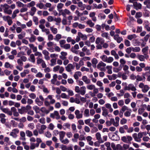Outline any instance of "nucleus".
<instances>
[{
    "instance_id": "f257e3e1",
    "label": "nucleus",
    "mask_w": 150,
    "mask_h": 150,
    "mask_svg": "<svg viewBox=\"0 0 150 150\" xmlns=\"http://www.w3.org/2000/svg\"><path fill=\"white\" fill-rule=\"evenodd\" d=\"M37 143H35L33 142H30V148L31 150L34 149L36 147H38L39 146L40 144L42 142V141L40 138H37L36 139Z\"/></svg>"
},
{
    "instance_id": "f03ea898",
    "label": "nucleus",
    "mask_w": 150,
    "mask_h": 150,
    "mask_svg": "<svg viewBox=\"0 0 150 150\" xmlns=\"http://www.w3.org/2000/svg\"><path fill=\"white\" fill-rule=\"evenodd\" d=\"M75 90L76 93H79L82 95H84L86 92V88L85 86H83L80 88L77 86L75 87Z\"/></svg>"
},
{
    "instance_id": "7ed1b4c3",
    "label": "nucleus",
    "mask_w": 150,
    "mask_h": 150,
    "mask_svg": "<svg viewBox=\"0 0 150 150\" xmlns=\"http://www.w3.org/2000/svg\"><path fill=\"white\" fill-rule=\"evenodd\" d=\"M59 15H62L64 18H66V15H71L72 13L70 11L67 9L64 10H59Z\"/></svg>"
},
{
    "instance_id": "20e7f679",
    "label": "nucleus",
    "mask_w": 150,
    "mask_h": 150,
    "mask_svg": "<svg viewBox=\"0 0 150 150\" xmlns=\"http://www.w3.org/2000/svg\"><path fill=\"white\" fill-rule=\"evenodd\" d=\"M1 6L3 7L4 13L8 15H10L12 13V11L10 9V6L7 4H5Z\"/></svg>"
},
{
    "instance_id": "39448f33",
    "label": "nucleus",
    "mask_w": 150,
    "mask_h": 150,
    "mask_svg": "<svg viewBox=\"0 0 150 150\" xmlns=\"http://www.w3.org/2000/svg\"><path fill=\"white\" fill-rule=\"evenodd\" d=\"M132 137L135 141L138 142H140L141 141V138L143 137L142 133L140 132L137 134L136 133H134L132 134Z\"/></svg>"
},
{
    "instance_id": "423d86ee",
    "label": "nucleus",
    "mask_w": 150,
    "mask_h": 150,
    "mask_svg": "<svg viewBox=\"0 0 150 150\" xmlns=\"http://www.w3.org/2000/svg\"><path fill=\"white\" fill-rule=\"evenodd\" d=\"M139 87L142 89V91L144 93L147 92L149 89V87L148 85H144L142 83H139Z\"/></svg>"
},
{
    "instance_id": "0eeeda50",
    "label": "nucleus",
    "mask_w": 150,
    "mask_h": 150,
    "mask_svg": "<svg viewBox=\"0 0 150 150\" xmlns=\"http://www.w3.org/2000/svg\"><path fill=\"white\" fill-rule=\"evenodd\" d=\"M121 140L124 142L129 144L130 143L131 141L132 140V138L130 136L126 135L122 137H121Z\"/></svg>"
},
{
    "instance_id": "6e6552de",
    "label": "nucleus",
    "mask_w": 150,
    "mask_h": 150,
    "mask_svg": "<svg viewBox=\"0 0 150 150\" xmlns=\"http://www.w3.org/2000/svg\"><path fill=\"white\" fill-rule=\"evenodd\" d=\"M124 89L125 90L131 91H136L137 89L134 85L132 83H130L127 86L125 87Z\"/></svg>"
},
{
    "instance_id": "1a4fd4ad",
    "label": "nucleus",
    "mask_w": 150,
    "mask_h": 150,
    "mask_svg": "<svg viewBox=\"0 0 150 150\" xmlns=\"http://www.w3.org/2000/svg\"><path fill=\"white\" fill-rule=\"evenodd\" d=\"M106 64L102 61L100 62L97 65V68L101 71H105L106 70L105 67Z\"/></svg>"
},
{
    "instance_id": "9d476101",
    "label": "nucleus",
    "mask_w": 150,
    "mask_h": 150,
    "mask_svg": "<svg viewBox=\"0 0 150 150\" xmlns=\"http://www.w3.org/2000/svg\"><path fill=\"white\" fill-rule=\"evenodd\" d=\"M0 110L2 111V112L8 115L11 116L12 115V113L10 109L8 108H4V106H1L0 107Z\"/></svg>"
},
{
    "instance_id": "9b49d317",
    "label": "nucleus",
    "mask_w": 150,
    "mask_h": 150,
    "mask_svg": "<svg viewBox=\"0 0 150 150\" xmlns=\"http://www.w3.org/2000/svg\"><path fill=\"white\" fill-rule=\"evenodd\" d=\"M4 21H7L9 25H11L13 23L12 18L9 16H4L3 17Z\"/></svg>"
},
{
    "instance_id": "f8f14e48",
    "label": "nucleus",
    "mask_w": 150,
    "mask_h": 150,
    "mask_svg": "<svg viewBox=\"0 0 150 150\" xmlns=\"http://www.w3.org/2000/svg\"><path fill=\"white\" fill-rule=\"evenodd\" d=\"M83 111H81V113L78 110H76L75 112V114L76 115V117L77 119H80L83 117Z\"/></svg>"
},
{
    "instance_id": "ddd939ff",
    "label": "nucleus",
    "mask_w": 150,
    "mask_h": 150,
    "mask_svg": "<svg viewBox=\"0 0 150 150\" xmlns=\"http://www.w3.org/2000/svg\"><path fill=\"white\" fill-rule=\"evenodd\" d=\"M74 68L75 67L74 65L71 64H69L66 67L65 69L67 71L70 72L72 70H74Z\"/></svg>"
},
{
    "instance_id": "4468645a",
    "label": "nucleus",
    "mask_w": 150,
    "mask_h": 150,
    "mask_svg": "<svg viewBox=\"0 0 150 150\" xmlns=\"http://www.w3.org/2000/svg\"><path fill=\"white\" fill-rule=\"evenodd\" d=\"M104 42L105 40L104 39L100 37H98L96 39L95 43L97 45H99L100 44L102 45L104 43Z\"/></svg>"
},
{
    "instance_id": "2eb2a0df",
    "label": "nucleus",
    "mask_w": 150,
    "mask_h": 150,
    "mask_svg": "<svg viewBox=\"0 0 150 150\" xmlns=\"http://www.w3.org/2000/svg\"><path fill=\"white\" fill-rule=\"evenodd\" d=\"M127 129H128V126L127 125H125L119 128V132L121 134H124L125 133V130H126Z\"/></svg>"
},
{
    "instance_id": "dca6fc26",
    "label": "nucleus",
    "mask_w": 150,
    "mask_h": 150,
    "mask_svg": "<svg viewBox=\"0 0 150 150\" xmlns=\"http://www.w3.org/2000/svg\"><path fill=\"white\" fill-rule=\"evenodd\" d=\"M137 58L138 59L141 61H144L145 60V59H147L149 57V55H138Z\"/></svg>"
},
{
    "instance_id": "f3484780",
    "label": "nucleus",
    "mask_w": 150,
    "mask_h": 150,
    "mask_svg": "<svg viewBox=\"0 0 150 150\" xmlns=\"http://www.w3.org/2000/svg\"><path fill=\"white\" fill-rule=\"evenodd\" d=\"M96 137L97 140L100 143H103V141L101 137V135L100 134L99 132H97L96 134Z\"/></svg>"
},
{
    "instance_id": "a211bd4d",
    "label": "nucleus",
    "mask_w": 150,
    "mask_h": 150,
    "mask_svg": "<svg viewBox=\"0 0 150 150\" xmlns=\"http://www.w3.org/2000/svg\"><path fill=\"white\" fill-rule=\"evenodd\" d=\"M133 6L134 7V8L136 10L140 9L142 8V5L140 3H138L137 2H134V3Z\"/></svg>"
},
{
    "instance_id": "6ab92c4d",
    "label": "nucleus",
    "mask_w": 150,
    "mask_h": 150,
    "mask_svg": "<svg viewBox=\"0 0 150 150\" xmlns=\"http://www.w3.org/2000/svg\"><path fill=\"white\" fill-rule=\"evenodd\" d=\"M114 39L115 40H116L118 43H120L123 40L122 38L119 37L118 34L115 35L114 36Z\"/></svg>"
},
{
    "instance_id": "aec40b11",
    "label": "nucleus",
    "mask_w": 150,
    "mask_h": 150,
    "mask_svg": "<svg viewBox=\"0 0 150 150\" xmlns=\"http://www.w3.org/2000/svg\"><path fill=\"white\" fill-rule=\"evenodd\" d=\"M20 137L19 139L22 141H25L26 140L25 134L24 132L23 131H21L20 132Z\"/></svg>"
},
{
    "instance_id": "412c9836",
    "label": "nucleus",
    "mask_w": 150,
    "mask_h": 150,
    "mask_svg": "<svg viewBox=\"0 0 150 150\" xmlns=\"http://www.w3.org/2000/svg\"><path fill=\"white\" fill-rule=\"evenodd\" d=\"M78 6L80 8L81 10L83 11L84 10L86 6L85 4H83L81 1H79L77 3Z\"/></svg>"
},
{
    "instance_id": "4be33fe9",
    "label": "nucleus",
    "mask_w": 150,
    "mask_h": 150,
    "mask_svg": "<svg viewBox=\"0 0 150 150\" xmlns=\"http://www.w3.org/2000/svg\"><path fill=\"white\" fill-rule=\"evenodd\" d=\"M102 109L103 110L102 115L105 117H106L108 113V109L104 107H102Z\"/></svg>"
},
{
    "instance_id": "5701e85b",
    "label": "nucleus",
    "mask_w": 150,
    "mask_h": 150,
    "mask_svg": "<svg viewBox=\"0 0 150 150\" xmlns=\"http://www.w3.org/2000/svg\"><path fill=\"white\" fill-rule=\"evenodd\" d=\"M53 95H49L47 96V98H48L50 100V104H53L55 102V100L53 99Z\"/></svg>"
},
{
    "instance_id": "b1692460",
    "label": "nucleus",
    "mask_w": 150,
    "mask_h": 150,
    "mask_svg": "<svg viewBox=\"0 0 150 150\" xmlns=\"http://www.w3.org/2000/svg\"><path fill=\"white\" fill-rule=\"evenodd\" d=\"M82 79L86 84H89L91 83L90 80L88 79L87 77L85 76H83L82 77Z\"/></svg>"
},
{
    "instance_id": "393cba45",
    "label": "nucleus",
    "mask_w": 150,
    "mask_h": 150,
    "mask_svg": "<svg viewBox=\"0 0 150 150\" xmlns=\"http://www.w3.org/2000/svg\"><path fill=\"white\" fill-rule=\"evenodd\" d=\"M18 112L21 114H23L27 111L26 108L25 107H22L21 109H18Z\"/></svg>"
},
{
    "instance_id": "a878e982",
    "label": "nucleus",
    "mask_w": 150,
    "mask_h": 150,
    "mask_svg": "<svg viewBox=\"0 0 150 150\" xmlns=\"http://www.w3.org/2000/svg\"><path fill=\"white\" fill-rule=\"evenodd\" d=\"M120 67L119 68V69L118 70V71H120L122 67L124 65L126 62V61L123 59H121L120 60Z\"/></svg>"
},
{
    "instance_id": "bb28decb",
    "label": "nucleus",
    "mask_w": 150,
    "mask_h": 150,
    "mask_svg": "<svg viewBox=\"0 0 150 150\" xmlns=\"http://www.w3.org/2000/svg\"><path fill=\"white\" fill-rule=\"evenodd\" d=\"M66 134V132L63 131H61L59 132V139L60 140L64 139Z\"/></svg>"
},
{
    "instance_id": "cd10ccee",
    "label": "nucleus",
    "mask_w": 150,
    "mask_h": 150,
    "mask_svg": "<svg viewBox=\"0 0 150 150\" xmlns=\"http://www.w3.org/2000/svg\"><path fill=\"white\" fill-rule=\"evenodd\" d=\"M148 49L149 47L148 46H146L142 49V52L144 55H147Z\"/></svg>"
},
{
    "instance_id": "c85d7f7f",
    "label": "nucleus",
    "mask_w": 150,
    "mask_h": 150,
    "mask_svg": "<svg viewBox=\"0 0 150 150\" xmlns=\"http://www.w3.org/2000/svg\"><path fill=\"white\" fill-rule=\"evenodd\" d=\"M35 102L39 106H41L43 104V102L41 101H40L39 98L37 97L35 100Z\"/></svg>"
},
{
    "instance_id": "c756f323",
    "label": "nucleus",
    "mask_w": 150,
    "mask_h": 150,
    "mask_svg": "<svg viewBox=\"0 0 150 150\" xmlns=\"http://www.w3.org/2000/svg\"><path fill=\"white\" fill-rule=\"evenodd\" d=\"M101 36L103 38H105L109 40L110 39V37L108 33L104 32L102 33L101 34Z\"/></svg>"
},
{
    "instance_id": "7c9ffc66",
    "label": "nucleus",
    "mask_w": 150,
    "mask_h": 150,
    "mask_svg": "<svg viewBox=\"0 0 150 150\" xmlns=\"http://www.w3.org/2000/svg\"><path fill=\"white\" fill-rule=\"evenodd\" d=\"M47 128V126L45 125H42L41 126L40 129L39 131V133L41 134L43 132V131Z\"/></svg>"
},
{
    "instance_id": "2f4dec72",
    "label": "nucleus",
    "mask_w": 150,
    "mask_h": 150,
    "mask_svg": "<svg viewBox=\"0 0 150 150\" xmlns=\"http://www.w3.org/2000/svg\"><path fill=\"white\" fill-rule=\"evenodd\" d=\"M19 10L18 9H16L13 12L12 14L11 18L12 19H14L17 16V14L19 13Z\"/></svg>"
},
{
    "instance_id": "473e14b6",
    "label": "nucleus",
    "mask_w": 150,
    "mask_h": 150,
    "mask_svg": "<svg viewBox=\"0 0 150 150\" xmlns=\"http://www.w3.org/2000/svg\"><path fill=\"white\" fill-rule=\"evenodd\" d=\"M78 35L83 40H86L87 39V36L86 35H83L80 32H78Z\"/></svg>"
},
{
    "instance_id": "72a5a7b5",
    "label": "nucleus",
    "mask_w": 150,
    "mask_h": 150,
    "mask_svg": "<svg viewBox=\"0 0 150 150\" xmlns=\"http://www.w3.org/2000/svg\"><path fill=\"white\" fill-rule=\"evenodd\" d=\"M70 125L68 123H64L63 126V129L64 130H66V128L70 129Z\"/></svg>"
},
{
    "instance_id": "f704fd0d",
    "label": "nucleus",
    "mask_w": 150,
    "mask_h": 150,
    "mask_svg": "<svg viewBox=\"0 0 150 150\" xmlns=\"http://www.w3.org/2000/svg\"><path fill=\"white\" fill-rule=\"evenodd\" d=\"M84 116L85 117H89L90 116L89 110L88 109H86L84 111Z\"/></svg>"
},
{
    "instance_id": "c9c22d12",
    "label": "nucleus",
    "mask_w": 150,
    "mask_h": 150,
    "mask_svg": "<svg viewBox=\"0 0 150 150\" xmlns=\"http://www.w3.org/2000/svg\"><path fill=\"white\" fill-rule=\"evenodd\" d=\"M119 139V138L117 134L115 135L112 134L111 137V139L113 141H117Z\"/></svg>"
},
{
    "instance_id": "e433bc0d",
    "label": "nucleus",
    "mask_w": 150,
    "mask_h": 150,
    "mask_svg": "<svg viewBox=\"0 0 150 150\" xmlns=\"http://www.w3.org/2000/svg\"><path fill=\"white\" fill-rule=\"evenodd\" d=\"M40 110L42 112L45 113L47 114H48L50 112L49 110L47 109L46 108L44 107L41 108L40 109Z\"/></svg>"
},
{
    "instance_id": "4c0bfd02",
    "label": "nucleus",
    "mask_w": 150,
    "mask_h": 150,
    "mask_svg": "<svg viewBox=\"0 0 150 150\" xmlns=\"http://www.w3.org/2000/svg\"><path fill=\"white\" fill-rule=\"evenodd\" d=\"M136 35L135 34H133L128 35L127 38L128 40H131L133 39L136 38Z\"/></svg>"
},
{
    "instance_id": "58836bf2",
    "label": "nucleus",
    "mask_w": 150,
    "mask_h": 150,
    "mask_svg": "<svg viewBox=\"0 0 150 150\" xmlns=\"http://www.w3.org/2000/svg\"><path fill=\"white\" fill-rule=\"evenodd\" d=\"M62 38V35L59 34H56L54 39L56 41L58 42L59 40Z\"/></svg>"
},
{
    "instance_id": "ea45409f",
    "label": "nucleus",
    "mask_w": 150,
    "mask_h": 150,
    "mask_svg": "<svg viewBox=\"0 0 150 150\" xmlns=\"http://www.w3.org/2000/svg\"><path fill=\"white\" fill-rule=\"evenodd\" d=\"M29 40L30 42H34L36 40V37L31 34V37L29 38Z\"/></svg>"
},
{
    "instance_id": "a19ab883",
    "label": "nucleus",
    "mask_w": 150,
    "mask_h": 150,
    "mask_svg": "<svg viewBox=\"0 0 150 150\" xmlns=\"http://www.w3.org/2000/svg\"><path fill=\"white\" fill-rule=\"evenodd\" d=\"M51 63L50 65L51 66H53L56 64V59H52L50 60Z\"/></svg>"
},
{
    "instance_id": "79ce46f5",
    "label": "nucleus",
    "mask_w": 150,
    "mask_h": 150,
    "mask_svg": "<svg viewBox=\"0 0 150 150\" xmlns=\"http://www.w3.org/2000/svg\"><path fill=\"white\" fill-rule=\"evenodd\" d=\"M27 103L28 105L26 106L27 108H31V107L29 105L32 104L33 103V101L32 99L28 98L27 99Z\"/></svg>"
},
{
    "instance_id": "37998d69",
    "label": "nucleus",
    "mask_w": 150,
    "mask_h": 150,
    "mask_svg": "<svg viewBox=\"0 0 150 150\" xmlns=\"http://www.w3.org/2000/svg\"><path fill=\"white\" fill-rule=\"evenodd\" d=\"M105 106L107 108L109 109L110 112H112L113 111V109L111 107V105L109 103H107L105 104Z\"/></svg>"
},
{
    "instance_id": "c03bdc74",
    "label": "nucleus",
    "mask_w": 150,
    "mask_h": 150,
    "mask_svg": "<svg viewBox=\"0 0 150 150\" xmlns=\"http://www.w3.org/2000/svg\"><path fill=\"white\" fill-rule=\"evenodd\" d=\"M120 118L118 117H116L115 118V123L114 126L117 127L119 125V122Z\"/></svg>"
},
{
    "instance_id": "a18cd8bd",
    "label": "nucleus",
    "mask_w": 150,
    "mask_h": 150,
    "mask_svg": "<svg viewBox=\"0 0 150 150\" xmlns=\"http://www.w3.org/2000/svg\"><path fill=\"white\" fill-rule=\"evenodd\" d=\"M86 23L89 25L90 27H93L94 25V23H93L91 20H88L87 21Z\"/></svg>"
},
{
    "instance_id": "49530a36",
    "label": "nucleus",
    "mask_w": 150,
    "mask_h": 150,
    "mask_svg": "<svg viewBox=\"0 0 150 150\" xmlns=\"http://www.w3.org/2000/svg\"><path fill=\"white\" fill-rule=\"evenodd\" d=\"M50 30L54 34H56L57 33V28H54L52 26L50 28Z\"/></svg>"
},
{
    "instance_id": "de8ad7c7",
    "label": "nucleus",
    "mask_w": 150,
    "mask_h": 150,
    "mask_svg": "<svg viewBox=\"0 0 150 150\" xmlns=\"http://www.w3.org/2000/svg\"><path fill=\"white\" fill-rule=\"evenodd\" d=\"M17 6L18 7H23L25 5L24 4L20 1H17L16 3Z\"/></svg>"
},
{
    "instance_id": "09e8293b",
    "label": "nucleus",
    "mask_w": 150,
    "mask_h": 150,
    "mask_svg": "<svg viewBox=\"0 0 150 150\" xmlns=\"http://www.w3.org/2000/svg\"><path fill=\"white\" fill-rule=\"evenodd\" d=\"M129 110L126 111L124 113V115L125 117H129L131 115V113L132 112V110L131 109H129Z\"/></svg>"
},
{
    "instance_id": "8fccbe9b",
    "label": "nucleus",
    "mask_w": 150,
    "mask_h": 150,
    "mask_svg": "<svg viewBox=\"0 0 150 150\" xmlns=\"http://www.w3.org/2000/svg\"><path fill=\"white\" fill-rule=\"evenodd\" d=\"M132 51L134 52H139L141 50L140 47H132Z\"/></svg>"
},
{
    "instance_id": "3c124183",
    "label": "nucleus",
    "mask_w": 150,
    "mask_h": 150,
    "mask_svg": "<svg viewBox=\"0 0 150 150\" xmlns=\"http://www.w3.org/2000/svg\"><path fill=\"white\" fill-rule=\"evenodd\" d=\"M25 33L24 32H23L21 33V34H19L18 35V38L19 39H22L24 37H25Z\"/></svg>"
},
{
    "instance_id": "603ef678",
    "label": "nucleus",
    "mask_w": 150,
    "mask_h": 150,
    "mask_svg": "<svg viewBox=\"0 0 150 150\" xmlns=\"http://www.w3.org/2000/svg\"><path fill=\"white\" fill-rule=\"evenodd\" d=\"M25 134L27 136L30 137L33 135L32 132L29 130H27L25 131Z\"/></svg>"
},
{
    "instance_id": "864d4df0",
    "label": "nucleus",
    "mask_w": 150,
    "mask_h": 150,
    "mask_svg": "<svg viewBox=\"0 0 150 150\" xmlns=\"http://www.w3.org/2000/svg\"><path fill=\"white\" fill-rule=\"evenodd\" d=\"M86 87L88 90H92L95 88V86L93 84H90L87 85Z\"/></svg>"
},
{
    "instance_id": "5fc2aeb1",
    "label": "nucleus",
    "mask_w": 150,
    "mask_h": 150,
    "mask_svg": "<svg viewBox=\"0 0 150 150\" xmlns=\"http://www.w3.org/2000/svg\"><path fill=\"white\" fill-rule=\"evenodd\" d=\"M30 61L33 63H34L35 61L34 55L33 54H30Z\"/></svg>"
},
{
    "instance_id": "6e6d98bb",
    "label": "nucleus",
    "mask_w": 150,
    "mask_h": 150,
    "mask_svg": "<svg viewBox=\"0 0 150 150\" xmlns=\"http://www.w3.org/2000/svg\"><path fill=\"white\" fill-rule=\"evenodd\" d=\"M37 7L39 8L40 9H42L44 6V4L41 2L38 3L36 5Z\"/></svg>"
},
{
    "instance_id": "4d7b16f0",
    "label": "nucleus",
    "mask_w": 150,
    "mask_h": 150,
    "mask_svg": "<svg viewBox=\"0 0 150 150\" xmlns=\"http://www.w3.org/2000/svg\"><path fill=\"white\" fill-rule=\"evenodd\" d=\"M106 68L108 70L107 72L108 74H112V71L111 70L112 67L111 66H108L106 67Z\"/></svg>"
},
{
    "instance_id": "13d9d810",
    "label": "nucleus",
    "mask_w": 150,
    "mask_h": 150,
    "mask_svg": "<svg viewBox=\"0 0 150 150\" xmlns=\"http://www.w3.org/2000/svg\"><path fill=\"white\" fill-rule=\"evenodd\" d=\"M33 108L36 113H39V112L40 111V108L37 106H34L33 107Z\"/></svg>"
},
{
    "instance_id": "bf43d9fd",
    "label": "nucleus",
    "mask_w": 150,
    "mask_h": 150,
    "mask_svg": "<svg viewBox=\"0 0 150 150\" xmlns=\"http://www.w3.org/2000/svg\"><path fill=\"white\" fill-rule=\"evenodd\" d=\"M62 143L64 144H68L69 143V141L67 138L65 139H62L60 140Z\"/></svg>"
},
{
    "instance_id": "052dcab7",
    "label": "nucleus",
    "mask_w": 150,
    "mask_h": 150,
    "mask_svg": "<svg viewBox=\"0 0 150 150\" xmlns=\"http://www.w3.org/2000/svg\"><path fill=\"white\" fill-rule=\"evenodd\" d=\"M71 45L70 44H65L62 47L66 50H68L70 48Z\"/></svg>"
},
{
    "instance_id": "680f3d73",
    "label": "nucleus",
    "mask_w": 150,
    "mask_h": 150,
    "mask_svg": "<svg viewBox=\"0 0 150 150\" xmlns=\"http://www.w3.org/2000/svg\"><path fill=\"white\" fill-rule=\"evenodd\" d=\"M33 21L35 22V24L37 25L38 23V18L37 17L34 16L33 18Z\"/></svg>"
},
{
    "instance_id": "e2e57ef3",
    "label": "nucleus",
    "mask_w": 150,
    "mask_h": 150,
    "mask_svg": "<svg viewBox=\"0 0 150 150\" xmlns=\"http://www.w3.org/2000/svg\"><path fill=\"white\" fill-rule=\"evenodd\" d=\"M54 114L56 116L55 118L57 120H58L60 118V116L59 115V112L57 111H55L54 112Z\"/></svg>"
},
{
    "instance_id": "0e129e2a",
    "label": "nucleus",
    "mask_w": 150,
    "mask_h": 150,
    "mask_svg": "<svg viewBox=\"0 0 150 150\" xmlns=\"http://www.w3.org/2000/svg\"><path fill=\"white\" fill-rule=\"evenodd\" d=\"M100 58L104 62H106L108 57L105 55H103L100 57Z\"/></svg>"
},
{
    "instance_id": "69168bd1",
    "label": "nucleus",
    "mask_w": 150,
    "mask_h": 150,
    "mask_svg": "<svg viewBox=\"0 0 150 150\" xmlns=\"http://www.w3.org/2000/svg\"><path fill=\"white\" fill-rule=\"evenodd\" d=\"M64 4L62 3H60L58 4L57 6V7L58 11H59V10H61V9L62 8Z\"/></svg>"
},
{
    "instance_id": "338daca9",
    "label": "nucleus",
    "mask_w": 150,
    "mask_h": 150,
    "mask_svg": "<svg viewBox=\"0 0 150 150\" xmlns=\"http://www.w3.org/2000/svg\"><path fill=\"white\" fill-rule=\"evenodd\" d=\"M124 44L127 47H129L130 46V42L127 40L125 39V40Z\"/></svg>"
},
{
    "instance_id": "774afa93",
    "label": "nucleus",
    "mask_w": 150,
    "mask_h": 150,
    "mask_svg": "<svg viewBox=\"0 0 150 150\" xmlns=\"http://www.w3.org/2000/svg\"><path fill=\"white\" fill-rule=\"evenodd\" d=\"M66 43V41L65 40H62L59 41V43L61 47H62L63 45H65Z\"/></svg>"
}]
</instances>
